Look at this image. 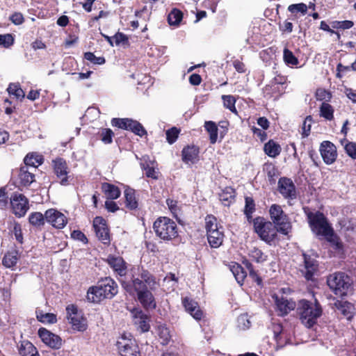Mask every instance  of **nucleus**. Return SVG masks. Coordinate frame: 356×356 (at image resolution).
<instances>
[{"label": "nucleus", "mask_w": 356, "mask_h": 356, "mask_svg": "<svg viewBox=\"0 0 356 356\" xmlns=\"http://www.w3.org/2000/svg\"><path fill=\"white\" fill-rule=\"evenodd\" d=\"M307 218L312 232L318 236H324L327 241L331 243L336 248H341L339 238L334 234L333 229L329 225L323 213L317 211L309 212Z\"/></svg>", "instance_id": "1"}, {"label": "nucleus", "mask_w": 356, "mask_h": 356, "mask_svg": "<svg viewBox=\"0 0 356 356\" xmlns=\"http://www.w3.org/2000/svg\"><path fill=\"white\" fill-rule=\"evenodd\" d=\"M118 291L116 282L111 277H105L88 289L87 299L90 302L98 303L104 299H111Z\"/></svg>", "instance_id": "2"}, {"label": "nucleus", "mask_w": 356, "mask_h": 356, "mask_svg": "<svg viewBox=\"0 0 356 356\" xmlns=\"http://www.w3.org/2000/svg\"><path fill=\"white\" fill-rule=\"evenodd\" d=\"M298 309L302 323L308 328L313 327L322 314V307L316 299L314 302L300 300Z\"/></svg>", "instance_id": "3"}, {"label": "nucleus", "mask_w": 356, "mask_h": 356, "mask_svg": "<svg viewBox=\"0 0 356 356\" xmlns=\"http://www.w3.org/2000/svg\"><path fill=\"white\" fill-rule=\"evenodd\" d=\"M153 229L161 239L170 241L178 235L176 223L167 217L159 218L153 225Z\"/></svg>", "instance_id": "4"}, {"label": "nucleus", "mask_w": 356, "mask_h": 356, "mask_svg": "<svg viewBox=\"0 0 356 356\" xmlns=\"http://www.w3.org/2000/svg\"><path fill=\"white\" fill-rule=\"evenodd\" d=\"M327 283L337 296H343L347 294L352 282L345 273L337 272L327 277Z\"/></svg>", "instance_id": "5"}, {"label": "nucleus", "mask_w": 356, "mask_h": 356, "mask_svg": "<svg viewBox=\"0 0 356 356\" xmlns=\"http://www.w3.org/2000/svg\"><path fill=\"white\" fill-rule=\"evenodd\" d=\"M253 224L256 233L267 243L270 244L277 237L278 227L271 222L265 221L263 218L257 217L253 220Z\"/></svg>", "instance_id": "6"}, {"label": "nucleus", "mask_w": 356, "mask_h": 356, "mask_svg": "<svg viewBox=\"0 0 356 356\" xmlns=\"http://www.w3.org/2000/svg\"><path fill=\"white\" fill-rule=\"evenodd\" d=\"M269 213L272 223L278 227L279 232L287 235L291 229V225L282 207L275 204L271 205Z\"/></svg>", "instance_id": "7"}, {"label": "nucleus", "mask_w": 356, "mask_h": 356, "mask_svg": "<svg viewBox=\"0 0 356 356\" xmlns=\"http://www.w3.org/2000/svg\"><path fill=\"white\" fill-rule=\"evenodd\" d=\"M136 281L141 282L143 288L150 290H154L158 285L155 277L147 270L139 266L132 270L131 284L134 289H135Z\"/></svg>", "instance_id": "8"}, {"label": "nucleus", "mask_w": 356, "mask_h": 356, "mask_svg": "<svg viewBox=\"0 0 356 356\" xmlns=\"http://www.w3.org/2000/svg\"><path fill=\"white\" fill-rule=\"evenodd\" d=\"M117 346L121 356H140L138 346L134 339L123 335L117 341Z\"/></svg>", "instance_id": "9"}, {"label": "nucleus", "mask_w": 356, "mask_h": 356, "mask_svg": "<svg viewBox=\"0 0 356 356\" xmlns=\"http://www.w3.org/2000/svg\"><path fill=\"white\" fill-rule=\"evenodd\" d=\"M10 204L13 213L19 218L24 216L29 209L28 199L20 193L12 195Z\"/></svg>", "instance_id": "10"}, {"label": "nucleus", "mask_w": 356, "mask_h": 356, "mask_svg": "<svg viewBox=\"0 0 356 356\" xmlns=\"http://www.w3.org/2000/svg\"><path fill=\"white\" fill-rule=\"evenodd\" d=\"M134 291L137 293L139 302L145 308L154 309L156 307V302L150 289L143 288L141 282L136 281Z\"/></svg>", "instance_id": "11"}, {"label": "nucleus", "mask_w": 356, "mask_h": 356, "mask_svg": "<svg viewBox=\"0 0 356 356\" xmlns=\"http://www.w3.org/2000/svg\"><path fill=\"white\" fill-rule=\"evenodd\" d=\"M45 220L56 229L63 228L67 220L65 216L61 212L54 209H49L44 213Z\"/></svg>", "instance_id": "12"}, {"label": "nucleus", "mask_w": 356, "mask_h": 356, "mask_svg": "<svg viewBox=\"0 0 356 356\" xmlns=\"http://www.w3.org/2000/svg\"><path fill=\"white\" fill-rule=\"evenodd\" d=\"M38 335L41 340L51 348L58 349L62 345V339L59 336L51 332L44 327L39 329Z\"/></svg>", "instance_id": "13"}, {"label": "nucleus", "mask_w": 356, "mask_h": 356, "mask_svg": "<svg viewBox=\"0 0 356 356\" xmlns=\"http://www.w3.org/2000/svg\"><path fill=\"white\" fill-rule=\"evenodd\" d=\"M93 227L97 238L104 244L109 243V234L106 220L102 218L97 216L93 220Z\"/></svg>", "instance_id": "14"}, {"label": "nucleus", "mask_w": 356, "mask_h": 356, "mask_svg": "<svg viewBox=\"0 0 356 356\" xmlns=\"http://www.w3.org/2000/svg\"><path fill=\"white\" fill-rule=\"evenodd\" d=\"M320 152L323 161L330 165L333 163L337 156L335 145L330 141H323L320 147Z\"/></svg>", "instance_id": "15"}, {"label": "nucleus", "mask_w": 356, "mask_h": 356, "mask_svg": "<svg viewBox=\"0 0 356 356\" xmlns=\"http://www.w3.org/2000/svg\"><path fill=\"white\" fill-rule=\"evenodd\" d=\"M280 193L284 198L295 199L296 197V187L291 179L282 177L278 181Z\"/></svg>", "instance_id": "16"}, {"label": "nucleus", "mask_w": 356, "mask_h": 356, "mask_svg": "<svg viewBox=\"0 0 356 356\" xmlns=\"http://www.w3.org/2000/svg\"><path fill=\"white\" fill-rule=\"evenodd\" d=\"M273 298L275 300L277 312H279V315L280 316L286 315L296 307V304L294 302L289 300L282 296L281 297H279L278 296L275 295L273 296Z\"/></svg>", "instance_id": "17"}, {"label": "nucleus", "mask_w": 356, "mask_h": 356, "mask_svg": "<svg viewBox=\"0 0 356 356\" xmlns=\"http://www.w3.org/2000/svg\"><path fill=\"white\" fill-rule=\"evenodd\" d=\"M182 303L186 311L195 320H200L202 318L203 312L196 301L190 298L185 297L182 299Z\"/></svg>", "instance_id": "18"}, {"label": "nucleus", "mask_w": 356, "mask_h": 356, "mask_svg": "<svg viewBox=\"0 0 356 356\" xmlns=\"http://www.w3.org/2000/svg\"><path fill=\"white\" fill-rule=\"evenodd\" d=\"M106 261L111 268L120 276H124L127 273L126 263L120 257L109 255Z\"/></svg>", "instance_id": "19"}, {"label": "nucleus", "mask_w": 356, "mask_h": 356, "mask_svg": "<svg viewBox=\"0 0 356 356\" xmlns=\"http://www.w3.org/2000/svg\"><path fill=\"white\" fill-rule=\"evenodd\" d=\"M67 167L66 162L63 159H57L54 161V172L60 179V184L63 186L68 184Z\"/></svg>", "instance_id": "20"}, {"label": "nucleus", "mask_w": 356, "mask_h": 356, "mask_svg": "<svg viewBox=\"0 0 356 356\" xmlns=\"http://www.w3.org/2000/svg\"><path fill=\"white\" fill-rule=\"evenodd\" d=\"M304 269L301 271L307 280H312L314 273L317 270V261L309 256L303 254Z\"/></svg>", "instance_id": "21"}, {"label": "nucleus", "mask_w": 356, "mask_h": 356, "mask_svg": "<svg viewBox=\"0 0 356 356\" xmlns=\"http://www.w3.org/2000/svg\"><path fill=\"white\" fill-rule=\"evenodd\" d=\"M18 180L20 186L27 187L35 181V175L27 166H22L18 172Z\"/></svg>", "instance_id": "22"}, {"label": "nucleus", "mask_w": 356, "mask_h": 356, "mask_svg": "<svg viewBox=\"0 0 356 356\" xmlns=\"http://www.w3.org/2000/svg\"><path fill=\"white\" fill-rule=\"evenodd\" d=\"M134 323L142 332H147L149 330V324L147 321V316L142 311H136L134 313Z\"/></svg>", "instance_id": "23"}, {"label": "nucleus", "mask_w": 356, "mask_h": 356, "mask_svg": "<svg viewBox=\"0 0 356 356\" xmlns=\"http://www.w3.org/2000/svg\"><path fill=\"white\" fill-rule=\"evenodd\" d=\"M20 356H40L36 348L29 341H22L18 346Z\"/></svg>", "instance_id": "24"}, {"label": "nucleus", "mask_w": 356, "mask_h": 356, "mask_svg": "<svg viewBox=\"0 0 356 356\" xmlns=\"http://www.w3.org/2000/svg\"><path fill=\"white\" fill-rule=\"evenodd\" d=\"M198 149L195 146H188L182 150V160L186 163H194L198 156Z\"/></svg>", "instance_id": "25"}, {"label": "nucleus", "mask_w": 356, "mask_h": 356, "mask_svg": "<svg viewBox=\"0 0 356 356\" xmlns=\"http://www.w3.org/2000/svg\"><path fill=\"white\" fill-rule=\"evenodd\" d=\"M69 321L74 330L83 332L87 329V321L80 314L70 317Z\"/></svg>", "instance_id": "26"}, {"label": "nucleus", "mask_w": 356, "mask_h": 356, "mask_svg": "<svg viewBox=\"0 0 356 356\" xmlns=\"http://www.w3.org/2000/svg\"><path fill=\"white\" fill-rule=\"evenodd\" d=\"M208 242L211 248H218L222 243L223 233L222 231L212 230L211 232L207 234Z\"/></svg>", "instance_id": "27"}, {"label": "nucleus", "mask_w": 356, "mask_h": 356, "mask_svg": "<svg viewBox=\"0 0 356 356\" xmlns=\"http://www.w3.org/2000/svg\"><path fill=\"white\" fill-rule=\"evenodd\" d=\"M281 147L280 145L273 141V140H270L268 143L264 145V150L265 153L270 157L275 158L278 156L281 152Z\"/></svg>", "instance_id": "28"}, {"label": "nucleus", "mask_w": 356, "mask_h": 356, "mask_svg": "<svg viewBox=\"0 0 356 356\" xmlns=\"http://www.w3.org/2000/svg\"><path fill=\"white\" fill-rule=\"evenodd\" d=\"M102 188L109 200H115L120 195V191L118 187L113 184L104 183L102 186Z\"/></svg>", "instance_id": "29"}, {"label": "nucleus", "mask_w": 356, "mask_h": 356, "mask_svg": "<svg viewBox=\"0 0 356 356\" xmlns=\"http://www.w3.org/2000/svg\"><path fill=\"white\" fill-rule=\"evenodd\" d=\"M126 207L131 209H136L138 207V202L135 196V191L132 188H127L124 191Z\"/></svg>", "instance_id": "30"}, {"label": "nucleus", "mask_w": 356, "mask_h": 356, "mask_svg": "<svg viewBox=\"0 0 356 356\" xmlns=\"http://www.w3.org/2000/svg\"><path fill=\"white\" fill-rule=\"evenodd\" d=\"M18 259V251L16 250H13L8 252L4 255L2 262L6 268H12L13 266H15Z\"/></svg>", "instance_id": "31"}, {"label": "nucleus", "mask_w": 356, "mask_h": 356, "mask_svg": "<svg viewBox=\"0 0 356 356\" xmlns=\"http://www.w3.org/2000/svg\"><path fill=\"white\" fill-rule=\"evenodd\" d=\"M24 166H27L28 168L35 170L36 167L42 163V158L41 156L35 155L33 154H27L24 159Z\"/></svg>", "instance_id": "32"}, {"label": "nucleus", "mask_w": 356, "mask_h": 356, "mask_svg": "<svg viewBox=\"0 0 356 356\" xmlns=\"http://www.w3.org/2000/svg\"><path fill=\"white\" fill-rule=\"evenodd\" d=\"M234 197L235 191L231 187L226 188L219 195L220 200L225 206H229Z\"/></svg>", "instance_id": "33"}, {"label": "nucleus", "mask_w": 356, "mask_h": 356, "mask_svg": "<svg viewBox=\"0 0 356 356\" xmlns=\"http://www.w3.org/2000/svg\"><path fill=\"white\" fill-rule=\"evenodd\" d=\"M204 128L209 133L211 143H216L218 138V127L216 123L213 121H206L204 123Z\"/></svg>", "instance_id": "34"}, {"label": "nucleus", "mask_w": 356, "mask_h": 356, "mask_svg": "<svg viewBox=\"0 0 356 356\" xmlns=\"http://www.w3.org/2000/svg\"><path fill=\"white\" fill-rule=\"evenodd\" d=\"M127 130L131 131L135 134L143 136L147 134V131L138 121L129 118Z\"/></svg>", "instance_id": "35"}, {"label": "nucleus", "mask_w": 356, "mask_h": 356, "mask_svg": "<svg viewBox=\"0 0 356 356\" xmlns=\"http://www.w3.org/2000/svg\"><path fill=\"white\" fill-rule=\"evenodd\" d=\"M334 108L333 107L326 103L323 102L320 106V115L327 120H332L334 118Z\"/></svg>", "instance_id": "36"}, {"label": "nucleus", "mask_w": 356, "mask_h": 356, "mask_svg": "<svg viewBox=\"0 0 356 356\" xmlns=\"http://www.w3.org/2000/svg\"><path fill=\"white\" fill-rule=\"evenodd\" d=\"M183 17L182 13L176 8L171 10L168 16V21L170 25H178Z\"/></svg>", "instance_id": "37"}, {"label": "nucleus", "mask_w": 356, "mask_h": 356, "mask_svg": "<svg viewBox=\"0 0 356 356\" xmlns=\"http://www.w3.org/2000/svg\"><path fill=\"white\" fill-rule=\"evenodd\" d=\"M37 319L43 323H55L57 321L55 314L51 313L44 314L41 311L36 312Z\"/></svg>", "instance_id": "38"}, {"label": "nucleus", "mask_w": 356, "mask_h": 356, "mask_svg": "<svg viewBox=\"0 0 356 356\" xmlns=\"http://www.w3.org/2000/svg\"><path fill=\"white\" fill-rule=\"evenodd\" d=\"M231 270L237 282L241 285L247 275L246 272L243 270V267L238 264L234 265Z\"/></svg>", "instance_id": "39"}, {"label": "nucleus", "mask_w": 356, "mask_h": 356, "mask_svg": "<svg viewBox=\"0 0 356 356\" xmlns=\"http://www.w3.org/2000/svg\"><path fill=\"white\" fill-rule=\"evenodd\" d=\"M29 222L33 226H41L44 224L45 217L40 212H34L30 214L29 218Z\"/></svg>", "instance_id": "40"}, {"label": "nucleus", "mask_w": 356, "mask_h": 356, "mask_svg": "<svg viewBox=\"0 0 356 356\" xmlns=\"http://www.w3.org/2000/svg\"><path fill=\"white\" fill-rule=\"evenodd\" d=\"M341 145H344V149L346 154L353 159H356V143L348 142L346 138L341 140Z\"/></svg>", "instance_id": "41"}, {"label": "nucleus", "mask_w": 356, "mask_h": 356, "mask_svg": "<svg viewBox=\"0 0 356 356\" xmlns=\"http://www.w3.org/2000/svg\"><path fill=\"white\" fill-rule=\"evenodd\" d=\"M254 211L255 204L254 200L250 197H246L244 213L245 214L248 221H250L252 219V214Z\"/></svg>", "instance_id": "42"}, {"label": "nucleus", "mask_w": 356, "mask_h": 356, "mask_svg": "<svg viewBox=\"0 0 356 356\" xmlns=\"http://www.w3.org/2000/svg\"><path fill=\"white\" fill-rule=\"evenodd\" d=\"M249 256L257 263H263L267 259V256L257 248H253L250 250Z\"/></svg>", "instance_id": "43"}, {"label": "nucleus", "mask_w": 356, "mask_h": 356, "mask_svg": "<svg viewBox=\"0 0 356 356\" xmlns=\"http://www.w3.org/2000/svg\"><path fill=\"white\" fill-rule=\"evenodd\" d=\"M158 334L162 340L161 343L163 345H167L170 342L171 339L170 330L165 326L161 325L158 327Z\"/></svg>", "instance_id": "44"}, {"label": "nucleus", "mask_w": 356, "mask_h": 356, "mask_svg": "<svg viewBox=\"0 0 356 356\" xmlns=\"http://www.w3.org/2000/svg\"><path fill=\"white\" fill-rule=\"evenodd\" d=\"M205 223L207 234L211 232L212 230L216 231L219 229L217 224V219L213 216H207L205 218Z\"/></svg>", "instance_id": "45"}, {"label": "nucleus", "mask_w": 356, "mask_h": 356, "mask_svg": "<svg viewBox=\"0 0 356 356\" xmlns=\"http://www.w3.org/2000/svg\"><path fill=\"white\" fill-rule=\"evenodd\" d=\"M222 99L225 107L234 113H237L235 107L236 99L232 95H222Z\"/></svg>", "instance_id": "46"}, {"label": "nucleus", "mask_w": 356, "mask_h": 356, "mask_svg": "<svg viewBox=\"0 0 356 356\" xmlns=\"http://www.w3.org/2000/svg\"><path fill=\"white\" fill-rule=\"evenodd\" d=\"M251 325V322L247 314L240 315L237 318V326L240 330H248Z\"/></svg>", "instance_id": "47"}, {"label": "nucleus", "mask_w": 356, "mask_h": 356, "mask_svg": "<svg viewBox=\"0 0 356 356\" xmlns=\"http://www.w3.org/2000/svg\"><path fill=\"white\" fill-rule=\"evenodd\" d=\"M284 62L288 65H296L298 63V58L293 55V52L285 48L283 51Z\"/></svg>", "instance_id": "48"}, {"label": "nucleus", "mask_w": 356, "mask_h": 356, "mask_svg": "<svg viewBox=\"0 0 356 356\" xmlns=\"http://www.w3.org/2000/svg\"><path fill=\"white\" fill-rule=\"evenodd\" d=\"M8 92L10 95H15L17 99L24 97V92L18 84L10 83L8 88Z\"/></svg>", "instance_id": "49"}, {"label": "nucleus", "mask_w": 356, "mask_h": 356, "mask_svg": "<svg viewBox=\"0 0 356 356\" xmlns=\"http://www.w3.org/2000/svg\"><path fill=\"white\" fill-rule=\"evenodd\" d=\"M243 264L245 265V268L249 272L250 276L255 280L258 284H260L261 283V279L257 275V273L256 270H254V267L252 264L248 260H245Z\"/></svg>", "instance_id": "50"}, {"label": "nucleus", "mask_w": 356, "mask_h": 356, "mask_svg": "<svg viewBox=\"0 0 356 356\" xmlns=\"http://www.w3.org/2000/svg\"><path fill=\"white\" fill-rule=\"evenodd\" d=\"M312 118L311 115H308L305 119L302 126V137H307L309 135L310 131H311V127H312Z\"/></svg>", "instance_id": "51"}, {"label": "nucleus", "mask_w": 356, "mask_h": 356, "mask_svg": "<svg viewBox=\"0 0 356 356\" xmlns=\"http://www.w3.org/2000/svg\"><path fill=\"white\" fill-rule=\"evenodd\" d=\"M129 118H113L111 124L114 127L127 130Z\"/></svg>", "instance_id": "52"}, {"label": "nucleus", "mask_w": 356, "mask_h": 356, "mask_svg": "<svg viewBox=\"0 0 356 356\" xmlns=\"http://www.w3.org/2000/svg\"><path fill=\"white\" fill-rule=\"evenodd\" d=\"M101 140L105 144H110L112 143V138L114 135L113 132L110 129H103L101 131Z\"/></svg>", "instance_id": "53"}, {"label": "nucleus", "mask_w": 356, "mask_h": 356, "mask_svg": "<svg viewBox=\"0 0 356 356\" xmlns=\"http://www.w3.org/2000/svg\"><path fill=\"white\" fill-rule=\"evenodd\" d=\"M288 10L291 13L300 12L302 15H305L307 11V6L303 3L291 4L288 7Z\"/></svg>", "instance_id": "54"}, {"label": "nucleus", "mask_w": 356, "mask_h": 356, "mask_svg": "<svg viewBox=\"0 0 356 356\" xmlns=\"http://www.w3.org/2000/svg\"><path fill=\"white\" fill-rule=\"evenodd\" d=\"M84 58L87 60L90 61L94 64L102 65L105 63V59L104 57H97L92 52H86L84 54Z\"/></svg>", "instance_id": "55"}, {"label": "nucleus", "mask_w": 356, "mask_h": 356, "mask_svg": "<svg viewBox=\"0 0 356 356\" xmlns=\"http://www.w3.org/2000/svg\"><path fill=\"white\" fill-rule=\"evenodd\" d=\"M179 130L176 127H172L166 131V139L170 144L175 142L178 137Z\"/></svg>", "instance_id": "56"}, {"label": "nucleus", "mask_w": 356, "mask_h": 356, "mask_svg": "<svg viewBox=\"0 0 356 356\" xmlns=\"http://www.w3.org/2000/svg\"><path fill=\"white\" fill-rule=\"evenodd\" d=\"M12 232L15 235V239L19 243H23V236L20 224L15 222Z\"/></svg>", "instance_id": "57"}, {"label": "nucleus", "mask_w": 356, "mask_h": 356, "mask_svg": "<svg viewBox=\"0 0 356 356\" xmlns=\"http://www.w3.org/2000/svg\"><path fill=\"white\" fill-rule=\"evenodd\" d=\"M14 42V39L11 34L0 35V45L4 47H8Z\"/></svg>", "instance_id": "58"}, {"label": "nucleus", "mask_w": 356, "mask_h": 356, "mask_svg": "<svg viewBox=\"0 0 356 356\" xmlns=\"http://www.w3.org/2000/svg\"><path fill=\"white\" fill-rule=\"evenodd\" d=\"M114 42L116 45H120V44H125L128 42V38L126 35L122 33H117L113 36Z\"/></svg>", "instance_id": "59"}, {"label": "nucleus", "mask_w": 356, "mask_h": 356, "mask_svg": "<svg viewBox=\"0 0 356 356\" xmlns=\"http://www.w3.org/2000/svg\"><path fill=\"white\" fill-rule=\"evenodd\" d=\"M72 237L83 243L87 242V238L83 233L79 230H75L72 233Z\"/></svg>", "instance_id": "60"}, {"label": "nucleus", "mask_w": 356, "mask_h": 356, "mask_svg": "<svg viewBox=\"0 0 356 356\" xmlns=\"http://www.w3.org/2000/svg\"><path fill=\"white\" fill-rule=\"evenodd\" d=\"M10 20L15 24L19 25L23 23L24 17L21 13H16L13 14V15H11Z\"/></svg>", "instance_id": "61"}, {"label": "nucleus", "mask_w": 356, "mask_h": 356, "mask_svg": "<svg viewBox=\"0 0 356 356\" xmlns=\"http://www.w3.org/2000/svg\"><path fill=\"white\" fill-rule=\"evenodd\" d=\"M105 206L107 210L111 212H115L119 209L117 204L112 201V200L106 201Z\"/></svg>", "instance_id": "62"}, {"label": "nucleus", "mask_w": 356, "mask_h": 356, "mask_svg": "<svg viewBox=\"0 0 356 356\" xmlns=\"http://www.w3.org/2000/svg\"><path fill=\"white\" fill-rule=\"evenodd\" d=\"M202 81L201 76L197 74H193L189 77V82L193 86H198Z\"/></svg>", "instance_id": "63"}, {"label": "nucleus", "mask_w": 356, "mask_h": 356, "mask_svg": "<svg viewBox=\"0 0 356 356\" xmlns=\"http://www.w3.org/2000/svg\"><path fill=\"white\" fill-rule=\"evenodd\" d=\"M166 204L172 213H175L177 211V202L176 200L167 199Z\"/></svg>", "instance_id": "64"}]
</instances>
